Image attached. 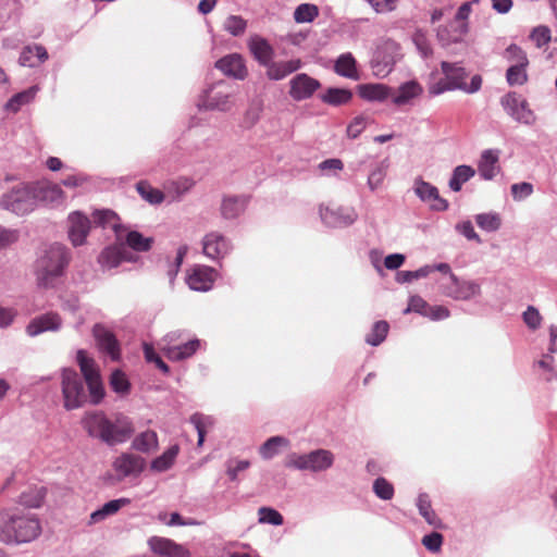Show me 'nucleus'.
Wrapping results in <instances>:
<instances>
[{"instance_id":"11","label":"nucleus","mask_w":557,"mask_h":557,"mask_svg":"<svg viewBox=\"0 0 557 557\" xmlns=\"http://www.w3.org/2000/svg\"><path fill=\"white\" fill-rule=\"evenodd\" d=\"M502 104L508 114L519 122L531 124L535 120L527 100L516 92H509L503 97Z\"/></svg>"},{"instance_id":"15","label":"nucleus","mask_w":557,"mask_h":557,"mask_svg":"<svg viewBox=\"0 0 557 557\" xmlns=\"http://www.w3.org/2000/svg\"><path fill=\"white\" fill-rule=\"evenodd\" d=\"M148 546L151 552L159 556L190 557V553L187 548L166 537L151 536L148 540Z\"/></svg>"},{"instance_id":"13","label":"nucleus","mask_w":557,"mask_h":557,"mask_svg":"<svg viewBox=\"0 0 557 557\" xmlns=\"http://www.w3.org/2000/svg\"><path fill=\"white\" fill-rule=\"evenodd\" d=\"M216 277L215 269L207 265H195L188 271L186 282L194 290L207 292L212 288Z\"/></svg>"},{"instance_id":"33","label":"nucleus","mask_w":557,"mask_h":557,"mask_svg":"<svg viewBox=\"0 0 557 557\" xmlns=\"http://www.w3.org/2000/svg\"><path fill=\"white\" fill-rule=\"evenodd\" d=\"M136 190L140 197L150 205H160L165 199L164 193L158 188L152 187L147 181H139L136 184Z\"/></svg>"},{"instance_id":"56","label":"nucleus","mask_w":557,"mask_h":557,"mask_svg":"<svg viewBox=\"0 0 557 557\" xmlns=\"http://www.w3.org/2000/svg\"><path fill=\"white\" fill-rule=\"evenodd\" d=\"M417 49L422 57L426 58L431 54L432 49L425 34L422 30H417L412 38Z\"/></svg>"},{"instance_id":"52","label":"nucleus","mask_w":557,"mask_h":557,"mask_svg":"<svg viewBox=\"0 0 557 557\" xmlns=\"http://www.w3.org/2000/svg\"><path fill=\"white\" fill-rule=\"evenodd\" d=\"M368 121V117L363 115H358L354 117L352 121L347 126V136L351 139L357 138L367 127Z\"/></svg>"},{"instance_id":"21","label":"nucleus","mask_w":557,"mask_h":557,"mask_svg":"<svg viewBox=\"0 0 557 557\" xmlns=\"http://www.w3.org/2000/svg\"><path fill=\"white\" fill-rule=\"evenodd\" d=\"M320 83L305 73L297 75L290 82V96L299 101L307 99L319 88Z\"/></svg>"},{"instance_id":"29","label":"nucleus","mask_w":557,"mask_h":557,"mask_svg":"<svg viewBox=\"0 0 557 557\" xmlns=\"http://www.w3.org/2000/svg\"><path fill=\"white\" fill-rule=\"evenodd\" d=\"M132 447L143 454H150L159 448L158 434L153 430H146L137 434L133 442Z\"/></svg>"},{"instance_id":"59","label":"nucleus","mask_w":557,"mask_h":557,"mask_svg":"<svg viewBox=\"0 0 557 557\" xmlns=\"http://www.w3.org/2000/svg\"><path fill=\"white\" fill-rule=\"evenodd\" d=\"M523 321L530 329L535 330L540 326L542 317L536 308L530 306L523 313Z\"/></svg>"},{"instance_id":"8","label":"nucleus","mask_w":557,"mask_h":557,"mask_svg":"<svg viewBox=\"0 0 557 557\" xmlns=\"http://www.w3.org/2000/svg\"><path fill=\"white\" fill-rule=\"evenodd\" d=\"M447 75L430 88L432 95H438L445 90L461 89L466 92H475L481 88L482 77L479 74L467 83L468 72H445Z\"/></svg>"},{"instance_id":"36","label":"nucleus","mask_w":557,"mask_h":557,"mask_svg":"<svg viewBox=\"0 0 557 557\" xmlns=\"http://www.w3.org/2000/svg\"><path fill=\"white\" fill-rule=\"evenodd\" d=\"M189 421L198 433V446L200 447L205 442L207 431L213 426L214 420L210 416L197 412L190 417Z\"/></svg>"},{"instance_id":"24","label":"nucleus","mask_w":557,"mask_h":557,"mask_svg":"<svg viewBox=\"0 0 557 557\" xmlns=\"http://www.w3.org/2000/svg\"><path fill=\"white\" fill-rule=\"evenodd\" d=\"M248 47L261 66H269L273 59V49L267 39L259 35L251 36Z\"/></svg>"},{"instance_id":"35","label":"nucleus","mask_w":557,"mask_h":557,"mask_svg":"<svg viewBox=\"0 0 557 557\" xmlns=\"http://www.w3.org/2000/svg\"><path fill=\"white\" fill-rule=\"evenodd\" d=\"M94 223L101 227H112L116 233L119 231V216L110 209L95 210L92 212Z\"/></svg>"},{"instance_id":"44","label":"nucleus","mask_w":557,"mask_h":557,"mask_svg":"<svg viewBox=\"0 0 557 557\" xmlns=\"http://www.w3.org/2000/svg\"><path fill=\"white\" fill-rule=\"evenodd\" d=\"M319 15L315 4L301 3L294 11V20L297 23H310Z\"/></svg>"},{"instance_id":"60","label":"nucleus","mask_w":557,"mask_h":557,"mask_svg":"<svg viewBox=\"0 0 557 557\" xmlns=\"http://www.w3.org/2000/svg\"><path fill=\"white\" fill-rule=\"evenodd\" d=\"M250 462L248 460H231L227 463L226 473L231 481H235L237 479V474L240 471L248 469Z\"/></svg>"},{"instance_id":"42","label":"nucleus","mask_w":557,"mask_h":557,"mask_svg":"<svg viewBox=\"0 0 557 557\" xmlns=\"http://www.w3.org/2000/svg\"><path fill=\"white\" fill-rule=\"evenodd\" d=\"M506 58L512 62L507 70H524L528 65V59L524 51L516 45H511L506 49Z\"/></svg>"},{"instance_id":"27","label":"nucleus","mask_w":557,"mask_h":557,"mask_svg":"<svg viewBox=\"0 0 557 557\" xmlns=\"http://www.w3.org/2000/svg\"><path fill=\"white\" fill-rule=\"evenodd\" d=\"M200 346L198 339L189 341L183 345L177 346H162L161 350L165 357L172 361H181L191 357Z\"/></svg>"},{"instance_id":"12","label":"nucleus","mask_w":557,"mask_h":557,"mask_svg":"<svg viewBox=\"0 0 557 557\" xmlns=\"http://www.w3.org/2000/svg\"><path fill=\"white\" fill-rule=\"evenodd\" d=\"M423 87L416 81H409L392 88L391 101L397 108L410 107L422 96Z\"/></svg>"},{"instance_id":"1","label":"nucleus","mask_w":557,"mask_h":557,"mask_svg":"<svg viewBox=\"0 0 557 557\" xmlns=\"http://www.w3.org/2000/svg\"><path fill=\"white\" fill-rule=\"evenodd\" d=\"M81 423L90 437L109 446L125 443L134 433L131 419L122 413L109 418L103 411H89L83 416Z\"/></svg>"},{"instance_id":"6","label":"nucleus","mask_w":557,"mask_h":557,"mask_svg":"<svg viewBox=\"0 0 557 557\" xmlns=\"http://www.w3.org/2000/svg\"><path fill=\"white\" fill-rule=\"evenodd\" d=\"M77 363L87 384L90 401L98 405L104 397V387L100 376L99 369L92 358H89L85 350H78L76 355Z\"/></svg>"},{"instance_id":"14","label":"nucleus","mask_w":557,"mask_h":557,"mask_svg":"<svg viewBox=\"0 0 557 557\" xmlns=\"http://www.w3.org/2000/svg\"><path fill=\"white\" fill-rule=\"evenodd\" d=\"M92 335L96 339L98 348L110 356L113 361L121 358V348L115 335L102 324H95Z\"/></svg>"},{"instance_id":"48","label":"nucleus","mask_w":557,"mask_h":557,"mask_svg":"<svg viewBox=\"0 0 557 557\" xmlns=\"http://www.w3.org/2000/svg\"><path fill=\"white\" fill-rule=\"evenodd\" d=\"M476 224L484 231L494 232L500 226V218L496 213H482L475 218Z\"/></svg>"},{"instance_id":"20","label":"nucleus","mask_w":557,"mask_h":557,"mask_svg":"<svg viewBox=\"0 0 557 557\" xmlns=\"http://www.w3.org/2000/svg\"><path fill=\"white\" fill-rule=\"evenodd\" d=\"M418 197L430 205L431 209L436 211H445L448 208L446 199L442 198L438 189L430 183L418 181L414 188Z\"/></svg>"},{"instance_id":"63","label":"nucleus","mask_w":557,"mask_h":557,"mask_svg":"<svg viewBox=\"0 0 557 557\" xmlns=\"http://www.w3.org/2000/svg\"><path fill=\"white\" fill-rule=\"evenodd\" d=\"M385 171L382 166H376L368 177V185L371 190H375L380 187L385 178Z\"/></svg>"},{"instance_id":"41","label":"nucleus","mask_w":557,"mask_h":557,"mask_svg":"<svg viewBox=\"0 0 557 557\" xmlns=\"http://www.w3.org/2000/svg\"><path fill=\"white\" fill-rule=\"evenodd\" d=\"M389 331V325L386 321H377L373 324L372 330L366 336V342L371 346H379L382 344Z\"/></svg>"},{"instance_id":"10","label":"nucleus","mask_w":557,"mask_h":557,"mask_svg":"<svg viewBox=\"0 0 557 557\" xmlns=\"http://www.w3.org/2000/svg\"><path fill=\"white\" fill-rule=\"evenodd\" d=\"M35 207L38 202H42L45 205L58 206L63 203L65 199L64 191L58 184L42 181L30 184Z\"/></svg>"},{"instance_id":"26","label":"nucleus","mask_w":557,"mask_h":557,"mask_svg":"<svg viewBox=\"0 0 557 557\" xmlns=\"http://www.w3.org/2000/svg\"><path fill=\"white\" fill-rule=\"evenodd\" d=\"M48 59V52L40 45L25 47L20 55L18 63L24 67H38Z\"/></svg>"},{"instance_id":"61","label":"nucleus","mask_w":557,"mask_h":557,"mask_svg":"<svg viewBox=\"0 0 557 557\" xmlns=\"http://www.w3.org/2000/svg\"><path fill=\"white\" fill-rule=\"evenodd\" d=\"M443 543V535L437 532H432L423 536L422 544L431 552H438Z\"/></svg>"},{"instance_id":"47","label":"nucleus","mask_w":557,"mask_h":557,"mask_svg":"<svg viewBox=\"0 0 557 557\" xmlns=\"http://www.w3.org/2000/svg\"><path fill=\"white\" fill-rule=\"evenodd\" d=\"M110 385L112 389L119 394H127L131 388L129 381L124 372L115 370L110 377Z\"/></svg>"},{"instance_id":"25","label":"nucleus","mask_w":557,"mask_h":557,"mask_svg":"<svg viewBox=\"0 0 557 557\" xmlns=\"http://www.w3.org/2000/svg\"><path fill=\"white\" fill-rule=\"evenodd\" d=\"M357 94L363 100L383 102L391 99L392 87L384 84H360L357 86Z\"/></svg>"},{"instance_id":"22","label":"nucleus","mask_w":557,"mask_h":557,"mask_svg":"<svg viewBox=\"0 0 557 557\" xmlns=\"http://www.w3.org/2000/svg\"><path fill=\"white\" fill-rule=\"evenodd\" d=\"M62 323L61 317L55 312H48L33 319L27 325V334L36 336L46 331H57Z\"/></svg>"},{"instance_id":"46","label":"nucleus","mask_w":557,"mask_h":557,"mask_svg":"<svg viewBox=\"0 0 557 557\" xmlns=\"http://www.w3.org/2000/svg\"><path fill=\"white\" fill-rule=\"evenodd\" d=\"M216 70H245V61L238 53L227 54L215 62Z\"/></svg>"},{"instance_id":"3","label":"nucleus","mask_w":557,"mask_h":557,"mask_svg":"<svg viewBox=\"0 0 557 557\" xmlns=\"http://www.w3.org/2000/svg\"><path fill=\"white\" fill-rule=\"evenodd\" d=\"M70 260L71 255L65 246L51 245L35 263L37 286L44 289L57 287L65 274Z\"/></svg>"},{"instance_id":"62","label":"nucleus","mask_w":557,"mask_h":557,"mask_svg":"<svg viewBox=\"0 0 557 557\" xmlns=\"http://www.w3.org/2000/svg\"><path fill=\"white\" fill-rule=\"evenodd\" d=\"M376 13H387L396 9L397 0H367Z\"/></svg>"},{"instance_id":"9","label":"nucleus","mask_w":557,"mask_h":557,"mask_svg":"<svg viewBox=\"0 0 557 557\" xmlns=\"http://www.w3.org/2000/svg\"><path fill=\"white\" fill-rule=\"evenodd\" d=\"M146 467V460L135 454L123 453L116 457L112 463V468L120 480L127 476L139 475Z\"/></svg>"},{"instance_id":"7","label":"nucleus","mask_w":557,"mask_h":557,"mask_svg":"<svg viewBox=\"0 0 557 557\" xmlns=\"http://www.w3.org/2000/svg\"><path fill=\"white\" fill-rule=\"evenodd\" d=\"M334 462V455L326 449H317L305 455H290L285 466L287 468H295L298 470H310L313 472L324 471L332 467Z\"/></svg>"},{"instance_id":"17","label":"nucleus","mask_w":557,"mask_h":557,"mask_svg":"<svg viewBox=\"0 0 557 557\" xmlns=\"http://www.w3.org/2000/svg\"><path fill=\"white\" fill-rule=\"evenodd\" d=\"M69 237L74 246L85 243L90 231V220L82 212L75 211L69 215Z\"/></svg>"},{"instance_id":"30","label":"nucleus","mask_w":557,"mask_h":557,"mask_svg":"<svg viewBox=\"0 0 557 557\" xmlns=\"http://www.w3.org/2000/svg\"><path fill=\"white\" fill-rule=\"evenodd\" d=\"M247 206V199L239 196L225 197L221 205V213L225 219H235L242 214Z\"/></svg>"},{"instance_id":"51","label":"nucleus","mask_w":557,"mask_h":557,"mask_svg":"<svg viewBox=\"0 0 557 557\" xmlns=\"http://www.w3.org/2000/svg\"><path fill=\"white\" fill-rule=\"evenodd\" d=\"M434 269L431 265H425L416 271H400L397 273V281L400 283L411 282L421 277L428 276Z\"/></svg>"},{"instance_id":"28","label":"nucleus","mask_w":557,"mask_h":557,"mask_svg":"<svg viewBox=\"0 0 557 557\" xmlns=\"http://www.w3.org/2000/svg\"><path fill=\"white\" fill-rule=\"evenodd\" d=\"M478 170L484 180L494 178L500 170L498 153L493 150H485L479 161Z\"/></svg>"},{"instance_id":"58","label":"nucleus","mask_w":557,"mask_h":557,"mask_svg":"<svg viewBox=\"0 0 557 557\" xmlns=\"http://www.w3.org/2000/svg\"><path fill=\"white\" fill-rule=\"evenodd\" d=\"M429 305L420 296H412L404 313L413 311L422 315H429V311H426Z\"/></svg>"},{"instance_id":"40","label":"nucleus","mask_w":557,"mask_h":557,"mask_svg":"<svg viewBox=\"0 0 557 557\" xmlns=\"http://www.w3.org/2000/svg\"><path fill=\"white\" fill-rule=\"evenodd\" d=\"M417 506H418L420 515L425 519V521L429 524H431L435 528L441 527V521L437 518L436 513L433 511L431 502L426 494H421L419 496Z\"/></svg>"},{"instance_id":"43","label":"nucleus","mask_w":557,"mask_h":557,"mask_svg":"<svg viewBox=\"0 0 557 557\" xmlns=\"http://www.w3.org/2000/svg\"><path fill=\"white\" fill-rule=\"evenodd\" d=\"M287 445L288 441L282 436L270 437L260 447V455L263 459H271L278 453L280 447Z\"/></svg>"},{"instance_id":"53","label":"nucleus","mask_w":557,"mask_h":557,"mask_svg":"<svg viewBox=\"0 0 557 557\" xmlns=\"http://www.w3.org/2000/svg\"><path fill=\"white\" fill-rule=\"evenodd\" d=\"M394 50L395 46L393 44H386L384 47L379 48L373 59V62H375V66L383 65L384 67H392L395 64L394 57L391 55L387 59H385L384 53Z\"/></svg>"},{"instance_id":"16","label":"nucleus","mask_w":557,"mask_h":557,"mask_svg":"<svg viewBox=\"0 0 557 557\" xmlns=\"http://www.w3.org/2000/svg\"><path fill=\"white\" fill-rule=\"evenodd\" d=\"M202 248L207 257L219 260L230 252L231 245L225 236L219 232H211L203 237Z\"/></svg>"},{"instance_id":"2","label":"nucleus","mask_w":557,"mask_h":557,"mask_svg":"<svg viewBox=\"0 0 557 557\" xmlns=\"http://www.w3.org/2000/svg\"><path fill=\"white\" fill-rule=\"evenodd\" d=\"M41 532L39 520L17 509L0 511V542L18 545L34 541Z\"/></svg>"},{"instance_id":"31","label":"nucleus","mask_w":557,"mask_h":557,"mask_svg":"<svg viewBox=\"0 0 557 557\" xmlns=\"http://www.w3.org/2000/svg\"><path fill=\"white\" fill-rule=\"evenodd\" d=\"M129 503L131 500L128 498H119L106 503L100 509L90 515V523H98L104 520L107 517L116 513L122 507Z\"/></svg>"},{"instance_id":"18","label":"nucleus","mask_w":557,"mask_h":557,"mask_svg":"<svg viewBox=\"0 0 557 557\" xmlns=\"http://www.w3.org/2000/svg\"><path fill=\"white\" fill-rule=\"evenodd\" d=\"M445 294L455 299L467 300L480 294V285L474 282L459 281L450 274V283L445 287Z\"/></svg>"},{"instance_id":"57","label":"nucleus","mask_w":557,"mask_h":557,"mask_svg":"<svg viewBox=\"0 0 557 557\" xmlns=\"http://www.w3.org/2000/svg\"><path fill=\"white\" fill-rule=\"evenodd\" d=\"M533 193V186L530 183L522 182L511 185V195L515 200L520 201Z\"/></svg>"},{"instance_id":"23","label":"nucleus","mask_w":557,"mask_h":557,"mask_svg":"<svg viewBox=\"0 0 557 557\" xmlns=\"http://www.w3.org/2000/svg\"><path fill=\"white\" fill-rule=\"evenodd\" d=\"M131 253L126 250L124 244L109 246L102 250L99 256V263L109 269L116 268L122 261L131 260Z\"/></svg>"},{"instance_id":"39","label":"nucleus","mask_w":557,"mask_h":557,"mask_svg":"<svg viewBox=\"0 0 557 557\" xmlns=\"http://www.w3.org/2000/svg\"><path fill=\"white\" fill-rule=\"evenodd\" d=\"M38 88L33 86L24 91L14 95L7 103V109L16 113L22 106L29 103L36 96Z\"/></svg>"},{"instance_id":"54","label":"nucleus","mask_w":557,"mask_h":557,"mask_svg":"<svg viewBox=\"0 0 557 557\" xmlns=\"http://www.w3.org/2000/svg\"><path fill=\"white\" fill-rule=\"evenodd\" d=\"M530 38L536 47L541 48L550 41V29L544 25L537 26L533 28Z\"/></svg>"},{"instance_id":"34","label":"nucleus","mask_w":557,"mask_h":557,"mask_svg":"<svg viewBox=\"0 0 557 557\" xmlns=\"http://www.w3.org/2000/svg\"><path fill=\"white\" fill-rule=\"evenodd\" d=\"M351 98V91L345 88H329L321 96L323 102L335 107L348 103Z\"/></svg>"},{"instance_id":"5","label":"nucleus","mask_w":557,"mask_h":557,"mask_svg":"<svg viewBox=\"0 0 557 557\" xmlns=\"http://www.w3.org/2000/svg\"><path fill=\"white\" fill-rule=\"evenodd\" d=\"M61 389L63 406L66 410L81 408L87 401L83 381L74 369H63L61 372Z\"/></svg>"},{"instance_id":"50","label":"nucleus","mask_w":557,"mask_h":557,"mask_svg":"<svg viewBox=\"0 0 557 557\" xmlns=\"http://www.w3.org/2000/svg\"><path fill=\"white\" fill-rule=\"evenodd\" d=\"M373 492L384 500H389L394 496V486L385 478H377L373 483Z\"/></svg>"},{"instance_id":"55","label":"nucleus","mask_w":557,"mask_h":557,"mask_svg":"<svg viewBox=\"0 0 557 557\" xmlns=\"http://www.w3.org/2000/svg\"><path fill=\"white\" fill-rule=\"evenodd\" d=\"M30 493L33 494L32 496H29L28 493H23L21 495V497H20L21 504L24 506H27V507H32V508L39 507L41 505L44 496H45L42 488L30 490Z\"/></svg>"},{"instance_id":"37","label":"nucleus","mask_w":557,"mask_h":557,"mask_svg":"<svg viewBox=\"0 0 557 557\" xmlns=\"http://www.w3.org/2000/svg\"><path fill=\"white\" fill-rule=\"evenodd\" d=\"M126 245L135 251L145 252L151 249L153 244L152 237H145L137 231H131L125 238Z\"/></svg>"},{"instance_id":"32","label":"nucleus","mask_w":557,"mask_h":557,"mask_svg":"<svg viewBox=\"0 0 557 557\" xmlns=\"http://www.w3.org/2000/svg\"><path fill=\"white\" fill-rule=\"evenodd\" d=\"M178 453V445L171 446L161 456L151 461L150 469L154 472H164L169 470L174 465Z\"/></svg>"},{"instance_id":"49","label":"nucleus","mask_w":557,"mask_h":557,"mask_svg":"<svg viewBox=\"0 0 557 557\" xmlns=\"http://www.w3.org/2000/svg\"><path fill=\"white\" fill-rule=\"evenodd\" d=\"M258 517L260 523L281 525L284 522L283 516L271 507H260L258 509Z\"/></svg>"},{"instance_id":"4","label":"nucleus","mask_w":557,"mask_h":557,"mask_svg":"<svg viewBox=\"0 0 557 557\" xmlns=\"http://www.w3.org/2000/svg\"><path fill=\"white\" fill-rule=\"evenodd\" d=\"M0 208L16 215H24L35 209L30 184L20 183L0 197Z\"/></svg>"},{"instance_id":"38","label":"nucleus","mask_w":557,"mask_h":557,"mask_svg":"<svg viewBox=\"0 0 557 557\" xmlns=\"http://www.w3.org/2000/svg\"><path fill=\"white\" fill-rule=\"evenodd\" d=\"M475 171L469 165H458L453 173V176L449 181V187L454 191H459L463 183L468 182L471 177H473Z\"/></svg>"},{"instance_id":"19","label":"nucleus","mask_w":557,"mask_h":557,"mask_svg":"<svg viewBox=\"0 0 557 557\" xmlns=\"http://www.w3.org/2000/svg\"><path fill=\"white\" fill-rule=\"evenodd\" d=\"M468 33L467 22L451 21L445 26L437 28V39L444 47L462 41Z\"/></svg>"},{"instance_id":"45","label":"nucleus","mask_w":557,"mask_h":557,"mask_svg":"<svg viewBox=\"0 0 557 557\" xmlns=\"http://www.w3.org/2000/svg\"><path fill=\"white\" fill-rule=\"evenodd\" d=\"M223 28L232 36L239 37L246 32L247 21L239 15H230L225 18Z\"/></svg>"},{"instance_id":"64","label":"nucleus","mask_w":557,"mask_h":557,"mask_svg":"<svg viewBox=\"0 0 557 557\" xmlns=\"http://www.w3.org/2000/svg\"><path fill=\"white\" fill-rule=\"evenodd\" d=\"M356 60L350 52L341 54L334 64V70H356Z\"/></svg>"}]
</instances>
